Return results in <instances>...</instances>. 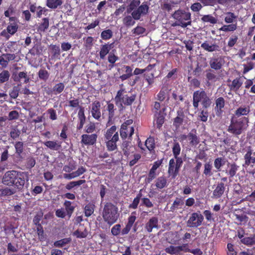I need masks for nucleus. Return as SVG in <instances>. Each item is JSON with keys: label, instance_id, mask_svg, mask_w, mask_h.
<instances>
[{"label": "nucleus", "instance_id": "a18cd8bd", "mask_svg": "<svg viewBox=\"0 0 255 255\" xmlns=\"http://www.w3.org/2000/svg\"><path fill=\"white\" fill-rule=\"evenodd\" d=\"M51 47V53L52 59H59L60 55V47L55 45H50Z\"/></svg>", "mask_w": 255, "mask_h": 255}, {"label": "nucleus", "instance_id": "c85d7f7f", "mask_svg": "<svg viewBox=\"0 0 255 255\" xmlns=\"http://www.w3.org/2000/svg\"><path fill=\"white\" fill-rule=\"evenodd\" d=\"M169 90L166 87H162L156 95V99L160 101L163 102L166 99L169 100L168 97Z\"/></svg>", "mask_w": 255, "mask_h": 255}, {"label": "nucleus", "instance_id": "13d9d810", "mask_svg": "<svg viewBox=\"0 0 255 255\" xmlns=\"http://www.w3.org/2000/svg\"><path fill=\"white\" fill-rule=\"evenodd\" d=\"M62 142L58 141H49V148L55 150H58L61 147Z\"/></svg>", "mask_w": 255, "mask_h": 255}, {"label": "nucleus", "instance_id": "c03bdc74", "mask_svg": "<svg viewBox=\"0 0 255 255\" xmlns=\"http://www.w3.org/2000/svg\"><path fill=\"white\" fill-rule=\"evenodd\" d=\"M71 204V202L67 200H66L64 203V206L65 207L67 214L69 218L71 217L75 209V207L72 206Z\"/></svg>", "mask_w": 255, "mask_h": 255}, {"label": "nucleus", "instance_id": "aec40b11", "mask_svg": "<svg viewBox=\"0 0 255 255\" xmlns=\"http://www.w3.org/2000/svg\"><path fill=\"white\" fill-rule=\"evenodd\" d=\"M107 108L106 110L108 112V121L106 124L107 127L110 126L112 123V120L115 115V112L117 109L113 103H111L110 101L107 102Z\"/></svg>", "mask_w": 255, "mask_h": 255}, {"label": "nucleus", "instance_id": "cd10ccee", "mask_svg": "<svg viewBox=\"0 0 255 255\" xmlns=\"http://www.w3.org/2000/svg\"><path fill=\"white\" fill-rule=\"evenodd\" d=\"M243 84L241 77H237L234 79L231 84L229 85V87L231 91L237 92Z\"/></svg>", "mask_w": 255, "mask_h": 255}, {"label": "nucleus", "instance_id": "b1692460", "mask_svg": "<svg viewBox=\"0 0 255 255\" xmlns=\"http://www.w3.org/2000/svg\"><path fill=\"white\" fill-rule=\"evenodd\" d=\"M201 47L206 51L209 52L220 51V47L218 44L215 43H209L208 41H205L202 43Z\"/></svg>", "mask_w": 255, "mask_h": 255}, {"label": "nucleus", "instance_id": "0e129e2a", "mask_svg": "<svg viewBox=\"0 0 255 255\" xmlns=\"http://www.w3.org/2000/svg\"><path fill=\"white\" fill-rule=\"evenodd\" d=\"M185 253H190L194 255H202L203 254V252L200 249H190L188 248V246H186Z\"/></svg>", "mask_w": 255, "mask_h": 255}, {"label": "nucleus", "instance_id": "8fccbe9b", "mask_svg": "<svg viewBox=\"0 0 255 255\" xmlns=\"http://www.w3.org/2000/svg\"><path fill=\"white\" fill-rule=\"evenodd\" d=\"M250 112V109L248 107L239 108L235 112V115L239 117L241 116L247 115Z\"/></svg>", "mask_w": 255, "mask_h": 255}, {"label": "nucleus", "instance_id": "49530a36", "mask_svg": "<svg viewBox=\"0 0 255 255\" xmlns=\"http://www.w3.org/2000/svg\"><path fill=\"white\" fill-rule=\"evenodd\" d=\"M113 36V32L111 29H105L102 31L101 38L104 40H108Z\"/></svg>", "mask_w": 255, "mask_h": 255}, {"label": "nucleus", "instance_id": "4c0bfd02", "mask_svg": "<svg viewBox=\"0 0 255 255\" xmlns=\"http://www.w3.org/2000/svg\"><path fill=\"white\" fill-rule=\"evenodd\" d=\"M184 202L181 198H176L174 201L172 206L170 207L169 211L174 212L175 210L181 208V206L183 205Z\"/></svg>", "mask_w": 255, "mask_h": 255}, {"label": "nucleus", "instance_id": "4468645a", "mask_svg": "<svg viewBox=\"0 0 255 255\" xmlns=\"http://www.w3.org/2000/svg\"><path fill=\"white\" fill-rule=\"evenodd\" d=\"M18 171L15 170H9L7 171L2 178V183L9 186H13L15 181L16 177Z\"/></svg>", "mask_w": 255, "mask_h": 255}, {"label": "nucleus", "instance_id": "dca6fc26", "mask_svg": "<svg viewBox=\"0 0 255 255\" xmlns=\"http://www.w3.org/2000/svg\"><path fill=\"white\" fill-rule=\"evenodd\" d=\"M115 42L105 43L100 46L99 56L100 59H105L107 54H109L110 50L114 47Z\"/></svg>", "mask_w": 255, "mask_h": 255}, {"label": "nucleus", "instance_id": "a211bd4d", "mask_svg": "<svg viewBox=\"0 0 255 255\" xmlns=\"http://www.w3.org/2000/svg\"><path fill=\"white\" fill-rule=\"evenodd\" d=\"M225 105V101L223 97H220L215 100L214 110L217 117H221L223 113V109Z\"/></svg>", "mask_w": 255, "mask_h": 255}, {"label": "nucleus", "instance_id": "5701e85b", "mask_svg": "<svg viewBox=\"0 0 255 255\" xmlns=\"http://www.w3.org/2000/svg\"><path fill=\"white\" fill-rule=\"evenodd\" d=\"M245 164L249 166L255 163V151L249 148L244 155Z\"/></svg>", "mask_w": 255, "mask_h": 255}, {"label": "nucleus", "instance_id": "774afa93", "mask_svg": "<svg viewBox=\"0 0 255 255\" xmlns=\"http://www.w3.org/2000/svg\"><path fill=\"white\" fill-rule=\"evenodd\" d=\"M212 104V99L208 95L204 101L201 103V105L203 108L207 109L211 107Z\"/></svg>", "mask_w": 255, "mask_h": 255}, {"label": "nucleus", "instance_id": "37998d69", "mask_svg": "<svg viewBox=\"0 0 255 255\" xmlns=\"http://www.w3.org/2000/svg\"><path fill=\"white\" fill-rule=\"evenodd\" d=\"M11 143L14 144V146L15 149V153L17 155L20 156L24 150L23 142L22 141H16L14 143L13 142Z\"/></svg>", "mask_w": 255, "mask_h": 255}, {"label": "nucleus", "instance_id": "c756f323", "mask_svg": "<svg viewBox=\"0 0 255 255\" xmlns=\"http://www.w3.org/2000/svg\"><path fill=\"white\" fill-rule=\"evenodd\" d=\"M228 167H229V169L226 170V173L229 175V178H232L236 174L239 166L235 163L231 164L228 163Z\"/></svg>", "mask_w": 255, "mask_h": 255}, {"label": "nucleus", "instance_id": "473e14b6", "mask_svg": "<svg viewBox=\"0 0 255 255\" xmlns=\"http://www.w3.org/2000/svg\"><path fill=\"white\" fill-rule=\"evenodd\" d=\"M177 116L173 120V126L178 128L182 124L185 115L182 111H177Z\"/></svg>", "mask_w": 255, "mask_h": 255}, {"label": "nucleus", "instance_id": "ea45409f", "mask_svg": "<svg viewBox=\"0 0 255 255\" xmlns=\"http://www.w3.org/2000/svg\"><path fill=\"white\" fill-rule=\"evenodd\" d=\"M133 123V120L132 119H129L126 121L121 127L120 133V134L124 136H126L125 130L127 129L128 128H130V126Z\"/></svg>", "mask_w": 255, "mask_h": 255}, {"label": "nucleus", "instance_id": "de8ad7c7", "mask_svg": "<svg viewBox=\"0 0 255 255\" xmlns=\"http://www.w3.org/2000/svg\"><path fill=\"white\" fill-rule=\"evenodd\" d=\"M86 182V181L85 180H79L76 181H71L66 184L65 186V188L67 190H70L73 188L77 186H80Z\"/></svg>", "mask_w": 255, "mask_h": 255}, {"label": "nucleus", "instance_id": "1a4fd4ad", "mask_svg": "<svg viewBox=\"0 0 255 255\" xmlns=\"http://www.w3.org/2000/svg\"><path fill=\"white\" fill-rule=\"evenodd\" d=\"M203 220L204 217L200 212L193 213L186 222L187 226L189 228H197L202 225Z\"/></svg>", "mask_w": 255, "mask_h": 255}, {"label": "nucleus", "instance_id": "9b49d317", "mask_svg": "<svg viewBox=\"0 0 255 255\" xmlns=\"http://www.w3.org/2000/svg\"><path fill=\"white\" fill-rule=\"evenodd\" d=\"M207 96V93L204 90L195 91L193 94V106L194 108L198 109L199 103L201 104Z\"/></svg>", "mask_w": 255, "mask_h": 255}, {"label": "nucleus", "instance_id": "f704fd0d", "mask_svg": "<svg viewBox=\"0 0 255 255\" xmlns=\"http://www.w3.org/2000/svg\"><path fill=\"white\" fill-rule=\"evenodd\" d=\"M95 209V204L93 202H89L85 205L84 208V212L86 217L91 216L94 212Z\"/></svg>", "mask_w": 255, "mask_h": 255}, {"label": "nucleus", "instance_id": "2f4dec72", "mask_svg": "<svg viewBox=\"0 0 255 255\" xmlns=\"http://www.w3.org/2000/svg\"><path fill=\"white\" fill-rule=\"evenodd\" d=\"M240 242L249 247L255 246V234H252L249 237H245L240 241Z\"/></svg>", "mask_w": 255, "mask_h": 255}, {"label": "nucleus", "instance_id": "2eb2a0df", "mask_svg": "<svg viewBox=\"0 0 255 255\" xmlns=\"http://www.w3.org/2000/svg\"><path fill=\"white\" fill-rule=\"evenodd\" d=\"M16 178L14 184H13V186H14L18 190H22L24 187L25 180H28L27 174L24 172L18 171Z\"/></svg>", "mask_w": 255, "mask_h": 255}, {"label": "nucleus", "instance_id": "bb28decb", "mask_svg": "<svg viewBox=\"0 0 255 255\" xmlns=\"http://www.w3.org/2000/svg\"><path fill=\"white\" fill-rule=\"evenodd\" d=\"M176 166L175 161L173 158L170 159L169 162V167L168 169V173L171 176L172 179H175L179 174V170L175 171Z\"/></svg>", "mask_w": 255, "mask_h": 255}, {"label": "nucleus", "instance_id": "412c9836", "mask_svg": "<svg viewBox=\"0 0 255 255\" xmlns=\"http://www.w3.org/2000/svg\"><path fill=\"white\" fill-rule=\"evenodd\" d=\"M158 228V220L156 217H152L146 223L144 229L148 233H151L153 229Z\"/></svg>", "mask_w": 255, "mask_h": 255}, {"label": "nucleus", "instance_id": "4d7b16f0", "mask_svg": "<svg viewBox=\"0 0 255 255\" xmlns=\"http://www.w3.org/2000/svg\"><path fill=\"white\" fill-rule=\"evenodd\" d=\"M71 239L70 238H64L61 240L56 241L54 245L56 247L61 248L63 247L66 244L70 243Z\"/></svg>", "mask_w": 255, "mask_h": 255}, {"label": "nucleus", "instance_id": "69168bd1", "mask_svg": "<svg viewBox=\"0 0 255 255\" xmlns=\"http://www.w3.org/2000/svg\"><path fill=\"white\" fill-rule=\"evenodd\" d=\"M20 133V130L16 128H13L10 130L9 135L13 139H15L19 137Z\"/></svg>", "mask_w": 255, "mask_h": 255}, {"label": "nucleus", "instance_id": "6e6552de", "mask_svg": "<svg viewBox=\"0 0 255 255\" xmlns=\"http://www.w3.org/2000/svg\"><path fill=\"white\" fill-rule=\"evenodd\" d=\"M79 100L78 99H74L69 101L68 106L72 108H79V110L78 113V118L79 123L78 124L77 128L79 130L82 129L86 122V116L84 114V108L79 106Z\"/></svg>", "mask_w": 255, "mask_h": 255}, {"label": "nucleus", "instance_id": "680f3d73", "mask_svg": "<svg viewBox=\"0 0 255 255\" xmlns=\"http://www.w3.org/2000/svg\"><path fill=\"white\" fill-rule=\"evenodd\" d=\"M134 129L133 127L130 126V128H127V129L125 130V131L126 132V136H122V135L120 134L121 138L123 139H125L126 138H127L128 137V138L131 140V137L134 133Z\"/></svg>", "mask_w": 255, "mask_h": 255}, {"label": "nucleus", "instance_id": "338daca9", "mask_svg": "<svg viewBox=\"0 0 255 255\" xmlns=\"http://www.w3.org/2000/svg\"><path fill=\"white\" fill-rule=\"evenodd\" d=\"M35 160L34 158L29 157L26 159L25 166L27 169H30L34 166Z\"/></svg>", "mask_w": 255, "mask_h": 255}, {"label": "nucleus", "instance_id": "5fc2aeb1", "mask_svg": "<svg viewBox=\"0 0 255 255\" xmlns=\"http://www.w3.org/2000/svg\"><path fill=\"white\" fill-rule=\"evenodd\" d=\"M10 73L8 71L4 70L0 73V83H3L8 81Z\"/></svg>", "mask_w": 255, "mask_h": 255}, {"label": "nucleus", "instance_id": "58836bf2", "mask_svg": "<svg viewBox=\"0 0 255 255\" xmlns=\"http://www.w3.org/2000/svg\"><path fill=\"white\" fill-rule=\"evenodd\" d=\"M209 115V113L207 109H204L202 108V109H200L199 111L198 115V120L203 122H206L208 120Z\"/></svg>", "mask_w": 255, "mask_h": 255}, {"label": "nucleus", "instance_id": "e433bc0d", "mask_svg": "<svg viewBox=\"0 0 255 255\" xmlns=\"http://www.w3.org/2000/svg\"><path fill=\"white\" fill-rule=\"evenodd\" d=\"M123 68L125 69L126 74H123L120 76V79L124 81L127 79H128L133 75L132 72V69L129 66L124 65Z\"/></svg>", "mask_w": 255, "mask_h": 255}, {"label": "nucleus", "instance_id": "3c124183", "mask_svg": "<svg viewBox=\"0 0 255 255\" xmlns=\"http://www.w3.org/2000/svg\"><path fill=\"white\" fill-rule=\"evenodd\" d=\"M134 18L133 16L131 14V15H127L125 16L123 18V23L126 26H131L133 25L135 22L134 21Z\"/></svg>", "mask_w": 255, "mask_h": 255}, {"label": "nucleus", "instance_id": "f03ea898", "mask_svg": "<svg viewBox=\"0 0 255 255\" xmlns=\"http://www.w3.org/2000/svg\"><path fill=\"white\" fill-rule=\"evenodd\" d=\"M136 98V94L132 93L129 94L125 88H121L117 93L115 101L119 110L121 111L124 110L125 106H131Z\"/></svg>", "mask_w": 255, "mask_h": 255}, {"label": "nucleus", "instance_id": "052dcab7", "mask_svg": "<svg viewBox=\"0 0 255 255\" xmlns=\"http://www.w3.org/2000/svg\"><path fill=\"white\" fill-rule=\"evenodd\" d=\"M65 86L62 83L56 84L53 88V92L56 95L61 93L64 89Z\"/></svg>", "mask_w": 255, "mask_h": 255}, {"label": "nucleus", "instance_id": "7ed1b4c3", "mask_svg": "<svg viewBox=\"0 0 255 255\" xmlns=\"http://www.w3.org/2000/svg\"><path fill=\"white\" fill-rule=\"evenodd\" d=\"M140 0H131L127 7V12H131L134 19L139 20L141 16L146 15L149 11L147 2L144 1L140 5Z\"/></svg>", "mask_w": 255, "mask_h": 255}, {"label": "nucleus", "instance_id": "4be33fe9", "mask_svg": "<svg viewBox=\"0 0 255 255\" xmlns=\"http://www.w3.org/2000/svg\"><path fill=\"white\" fill-rule=\"evenodd\" d=\"M16 56L14 54L6 53L0 56V65L3 68H6L8 62L15 59Z\"/></svg>", "mask_w": 255, "mask_h": 255}, {"label": "nucleus", "instance_id": "72a5a7b5", "mask_svg": "<svg viewBox=\"0 0 255 255\" xmlns=\"http://www.w3.org/2000/svg\"><path fill=\"white\" fill-rule=\"evenodd\" d=\"M167 186V180L166 178L164 176L158 177L155 181V186L158 189H162Z\"/></svg>", "mask_w": 255, "mask_h": 255}, {"label": "nucleus", "instance_id": "6e6d98bb", "mask_svg": "<svg viewBox=\"0 0 255 255\" xmlns=\"http://www.w3.org/2000/svg\"><path fill=\"white\" fill-rule=\"evenodd\" d=\"M172 150L174 158H176L177 156H179L181 151V147L178 142L174 141L173 142Z\"/></svg>", "mask_w": 255, "mask_h": 255}, {"label": "nucleus", "instance_id": "09e8293b", "mask_svg": "<svg viewBox=\"0 0 255 255\" xmlns=\"http://www.w3.org/2000/svg\"><path fill=\"white\" fill-rule=\"evenodd\" d=\"M237 18L234 13L232 12H228L226 13L224 20L227 23H232L235 21Z\"/></svg>", "mask_w": 255, "mask_h": 255}, {"label": "nucleus", "instance_id": "7c9ffc66", "mask_svg": "<svg viewBox=\"0 0 255 255\" xmlns=\"http://www.w3.org/2000/svg\"><path fill=\"white\" fill-rule=\"evenodd\" d=\"M116 49H112V51L108 56V61L110 63L109 67L110 69L113 68L115 66V64L119 60V57L115 54Z\"/></svg>", "mask_w": 255, "mask_h": 255}, {"label": "nucleus", "instance_id": "20e7f679", "mask_svg": "<svg viewBox=\"0 0 255 255\" xmlns=\"http://www.w3.org/2000/svg\"><path fill=\"white\" fill-rule=\"evenodd\" d=\"M248 119L246 117H233L227 131L235 136L242 133L248 126Z\"/></svg>", "mask_w": 255, "mask_h": 255}, {"label": "nucleus", "instance_id": "393cba45", "mask_svg": "<svg viewBox=\"0 0 255 255\" xmlns=\"http://www.w3.org/2000/svg\"><path fill=\"white\" fill-rule=\"evenodd\" d=\"M225 185L223 182H219L213 191V197L215 199L220 198L224 193Z\"/></svg>", "mask_w": 255, "mask_h": 255}, {"label": "nucleus", "instance_id": "9d476101", "mask_svg": "<svg viewBox=\"0 0 255 255\" xmlns=\"http://www.w3.org/2000/svg\"><path fill=\"white\" fill-rule=\"evenodd\" d=\"M18 24L16 22H9L6 28L3 29L0 33V35L8 40L10 37L13 35L18 29Z\"/></svg>", "mask_w": 255, "mask_h": 255}, {"label": "nucleus", "instance_id": "6ab92c4d", "mask_svg": "<svg viewBox=\"0 0 255 255\" xmlns=\"http://www.w3.org/2000/svg\"><path fill=\"white\" fill-rule=\"evenodd\" d=\"M224 63V59L222 57H212L210 58L209 64L211 68L215 70H220Z\"/></svg>", "mask_w": 255, "mask_h": 255}, {"label": "nucleus", "instance_id": "423d86ee", "mask_svg": "<svg viewBox=\"0 0 255 255\" xmlns=\"http://www.w3.org/2000/svg\"><path fill=\"white\" fill-rule=\"evenodd\" d=\"M171 235L174 238H170L169 243L172 245L165 249V252L170 255H180L182 252L185 253V247L188 246V244L185 243L180 246H174L173 245H176L180 240L179 239L177 232L172 233Z\"/></svg>", "mask_w": 255, "mask_h": 255}, {"label": "nucleus", "instance_id": "864d4df0", "mask_svg": "<svg viewBox=\"0 0 255 255\" xmlns=\"http://www.w3.org/2000/svg\"><path fill=\"white\" fill-rule=\"evenodd\" d=\"M15 193L13 189L8 187L0 188V195L2 196H10Z\"/></svg>", "mask_w": 255, "mask_h": 255}, {"label": "nucleus", "instance_id": "f257e3e1", "mask_svg": "<svg viewBox=\"0 0 255 255\" xmlns=\"http://www.w3.org/2000/svg\"><path fill=\"white\" fill-rule=\"evenodd\" d=\"M120 214L117 206L111 202L104 204L102 212L103 220L110 226L117 223Z\"/></svg>", "mask_w": 255, "mask_h": 255}, {"label": "nucleus", "instance_id": "c9c22d12", "mask_svg": "<svg viewBox=\"0 0 255 255\" xmlns=\"http://www.w3.org/2000/svg\"><path fill=\"white\" fill-rule=\"evenodd\" d=\"M227 160L223 157H218L215 159L214 165L218 171L221 170V167L226 164Z\"/></svg>", "mask_w": 255, "mask_h": 255}, {"label": "nucleus", "instance_id": "a19ab883", "mask_svg": "<svg viewBox=\"0 0 255 255\" xmlns=\"http://www.w3.org/2000/svg\"><path fill=\"white\" fill-rule=\"evenodd\" d=\"M212 165L210 162H206L204 164L203 174L206 177H210L213 175Z\"/></svg>", "mask_w": 255, "mask_h": 255}, {"label": "nucleus", "instance_id": "f3484780", "mask_svg": "<svg viewBox=\"0 0 255 255\" xmlns=\"http://www.w3.org/2000/svg\"><path fill=\"white\" fill-rule=\"evenodd\" d=\"M97 137L96 133L84 134L81 136V143L86 145H93L96 143Z\"/></svg>", "mask_w": 255, "mask_h": 255}, {"label": "nucleus", "instance_id": "a878e982", "mask_svg": "<svg viewBox=\"0 0 255 255\" xmlns=\"http://www.w3.org/2000/svg\"><path fill=\"white\" fill-rule=\"evenodd\" d=\"M188 139L189 140L190 144L192 146H196L200 142V138L197 135L196 129H192L188 134Z\"/></svg>", "mask_w": 255, "mask_h": 255}, {"label": "nucleus", "instance_id": "0eeeda50", "mask_svg": "<svg viewBox=\"0 0 255 255\" xmlns=\"http://www.w3.org/2000/svg\"><path fill=\"white\" fill-rule=\"evenodd\" d=\"M172 17L176 19L173 25L180 26L185 28L191 24V13L183 10H177L172 14Z\"/></svg>", "mask_w": 255, "mask_h": 255}, {"label": "nucleus", "instance_id": "f8f14e48", "mask_svg": "<svg viewBox=\"0 0 255 255\" xmlns=\"http://www.w3.org/2000/svg\"><path fill=\"white\" fill-rule=\"evenodd\" d=\"M166 107L165 105H163L162 108L159 111L153 113L154 121H156L157 128L160 129L165 122V118L166 116Z\"/></svg>", "mask_w": 255, "mask_h": 255}, {"label": "nucleus", "instance_id": "e2e57ef3", "mask_svg": "<svg viewBox=\"0 0 255 255\" xmlns=\"http://www.w3.org/2000/svg\"><path fill=\"white\" fill-rule=\"evenodd\" d=\"M61 0H49V8H56L62 4Z\"/></svg>", "mask_w": 255, "mask_h": 255}, {"label": "nucleus", "instance_id": "79ce46f5", "mask_svg": "<svg viewBox=\"0 0 255 255\" xmlns=\"http://www.w3.org/2000/svg\"><path fill=\"white\" fill-rule=\"evenodd\" d=\"M201 19L203 22H209L213 24L217 22V19L211 14L204 15L201 17Z\"/></svg>", "mask_w": 255, "mask_h": 255}, {"label": "nucleus", "instance_id": "39448f33", "mask_svg": "<svg viewBox=\"0 0 255 255\" xmlns=\"http://www.w3.org/2000/svg\"><path fill=\"white\" fill-rule=\"evenodd\" d=\"M116 126H112L108 128L104 134L106 145L109 151H113L118 149L117 142L119 140V135Z\"/></svg>", "mask_w": 255, "mask_h": 255}, {"label": "nucleus", "instance_id": "603ef678", "mask_svg": "<svg viewBox=\"0 0 255 255\" xmlns=\"http://www.w3.org/2000/svg\"><path fill=\"white\" fill-rule=\"evenodd\" d=\"M21 79H24V82L25 83H28L29 81V78L27 75V73L24 72H20L18 74V76L14 77V81L15 82H20Z\"/></svg>", "mask_w": 255, "mask_h": 255}, {"label": "nucleus", "instance_id": "bf43d9fd", "mask_svg": "<svg viewBox=\"0 0 255 255\" xmlns=\"http://www.w3.org/2000/svg\"><path fill=\"white\" fill-rule=\"evenodd\" d=\"M145 145L149 150L152 151L155 148L154 139L152 137H148L145 141Z\"/></svg>", "mask_w": 255, "mask_h": 255}, {"label": "nucleus", "instance_id": "ddd939ff", "mask_svg": "<svg viewBox=\"0 0 255 255\" xmlns=\"http://www.w3.org/2000/svg\"><path fill=\"white\" fill-rule=\"evenodd\" d=\"M101 103L97 100L93 102L90 108L92 117L99 121H100L101 119Z\"/></svg>", "mask_w": 255, "mask_h": 255}]
</instances>
